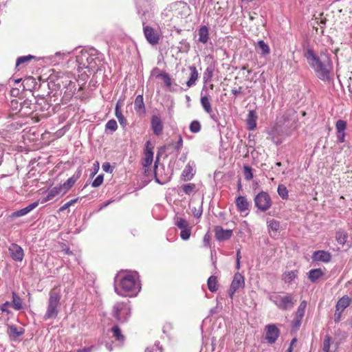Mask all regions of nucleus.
<instances>
[{"label":"nucleus","instance_id":"obj_1","mask_svg":"<svg viewBox=\"0 0 352 352\" xmlns=\"http://www.w3.org/2000/svg\"><path fill=\"white\" fill-rule=\"evenodd\" d=\"M141 286L138 275L135 272L120 271L114 278V290L121 296H135Z\"/></svg>","mask_w":352,"mask_h":352},{"label":"nucleus","instance_id":"obj_2","mask_svg":"<svg viewBox=\"0 0 352 352\" xmlns=\"http://www.w3.org/2000/svg\"><path fill=\"white\" fill-rule=\"evenodd\" d=\"M305 56L319 79L323 81H328L331 79L333 63L327 52H321L319 55H317L314 50L308 49Z\"/></svg>","mask_w":352,"mask_h":352},{"label":"nucleus","instance_id":"obj_3","mask_svg":"<svg viewBox=\"0 0 352 352\" xmlns=\"http://www.w3.org/2000/svg\"><path fill=\"white\" fill-rule=\"evenodd\" d=\"M49 296L47 311L44 316L45 320L55 318L58 316L61 298L60 290L58 288H53L50 291Z\"/></svg>","mask_w":352,"mask_h":352},{"label":"nucleus","instance_id":"obj_4","mask_svg":"<svg viewBox=\"0 0 352 352\" xmlns=\"http://www.w3.org/2000/svg\"><path fill=\"white\" fill-rule=\"evenodd\" d=\"M269 299L273 302L279 309L283 311L292 309L296 301L291 294H287L283 296L273 294L270 295Z\"/></svg>","mask_w":352,"mask_h":352},{"label":"nucleus","instance_id":"obj_5","mask_svg":"<svg viewBox=\"0 0 352 352\" xmlns=\"http://www.w3.org/2000/svg\"><path fill=\"white\" fill-rule=\"evenodd\" d=\"M131 314V307L128 302H118L113 307V316L120 322L127 321Z\"/></svg>","mask_w":352,"mask_h":352},{"label":"nucleus","instance_id":"obj_6","mask_svg":"<svg viewBox=\"0 0 352 352\" xmlns=\"http://www.w3.org/2000/svg\"><path fill=\"white\" fill-rule=\"evenodd\" d=\"M76 62L78 71L83 68L92 69L95 67L94 57L86 51H81L80 54L76 56Z\"/></svg>","mask_w":352,"mask_h":352},{"label":"nucleus","instance_id":"obj_7","mask_svg":"<svg viewBox=\"0 0 352 352\" xmlns=\"http://www.w3.org/2000/svg\"><path fill=\"white\" fill-rule=\"evenodd\" d=\"M256 206L263 212L267 210L272 206V199L266 192H259L254 198Z\"/></svg>","mask_w":352,"mask_h":352},{"label":"nucleus","instance_id":"obj_8","mask_svg":"<svg viewBox=\"0 0 352 352\" xmlns=\"http://www.w3.org/2000/svg\"><path fill=\"white\" fill-rule=\"evenodd\" d=\"M245 286V279L243 276L237 272L234 274L232 281L230 289L229 296L232 298L234 293L239 289L243 288Z\"/></svg>","mask_w":352,"mask_h":352},{"label":"nucleus","instance_id":"obj_9","mask_svg":"<svg viewBox=\"0 0 352 352\" xmlns=\"http://www.w3.org/2000/svg\"><path fill=\"white\" fill-rule=\"evenodd\" d=\"M146 41L152 45H157L160 41V35L153 28L146 25L143 28Z\"/></svg>","mask_w":352,"mask_h":352},{"label":"nucleus","instance_id":"obj_10","mask_svg":"<svg viewBox=\"0 0 352 352\" xmlns=\"http://www.w3.org/2000/svg\"><path fill=\"white\" fill-rule=\"evenodd\" d=\"M265 339L270 344L274 343L279 336V330L275 324H268L265 327Z\"/></svg>","mask_w":352,"mask_h":352},{"label":"nucleus","instance_id":"obj_11","mask_svg":"<svg viewBox=\"0 0 352 352\" xmlns=\"http://www.w3.org/2000/svg\"><path fill=\"white\" fill-rule=\"evenodd\" d=\"M151 126L155 135H160L164 130V124L159 116L153 115L151 120Z\"/></svg>","mask_w":352,"mask_h":352},{"label":"nucleus","instance_id":"obj_12","mask_svg":"<svg viewBox=\"0 0 352 352\" xmlns=\"http://www.w3.org/2000/svg\"><path fill=\"white\" fill-rule=\"evenodd\" d=\"M346 128V122L342 120H338L336 123V136L338 142L343 143L345 142V130Z\"/></svg>","mask_w":352,"mask_h":352},{"label":"nucleus","instance_id":"obj_13","mask_svg":"<svg viewBox=\"0 0 352 352\" xmlns=\"http://www.w3.org/2000/svg\"><path fill=\"white\" fill-rule=\"evenodd\" d=\"M153 147L151 146V142L148 141L146 144L144 150V157L142 162L144 167H148L151 165L153 160Z\"/></svg>","mask_w":352,"mask_h":352},{"label":"nucleus","instance_id":"obj_14","mask_svg":"<svg viewBox=\"0 0 352 352\" xmlns=\"http://www.w3.org/2000/svg\"><path fill=\"white\" fill-rule=\"evenodd\" d=\"M215 237L218 241H225L231 237L232 235V230H224L221 226H217L214 228Z\"/></svg>","mask_w":352,"mask_h":352},{"label":"nucleus","instance_id":"obj_15","mask_svg":"<svg viewBox=\"0 0 352 352\" xmlns=\"http://www.w3.org/2000/svg\"><path fill=\"white\" fill-rule=\"evenodd\" d=\"M9 251L11 254L12 258L16 261H21L23 258L24 253L23 249L16 244H12Z\"/></svg>","mask_w":352,"mask_h":352},{"label":"nucleus","instance_id":"obj_16","mask_svg":"<svg viewBox=\"0 0 352 352\" xmlns=\"http://www.w3.org/2000/svg\"><path fill=\"white\" fill-rule=\"evenodd\" d=\"M195 163L193 162H189L185 166L182 173V177L184 181L190 180L195 175Z\"/></svg>","mask_w":352,"mask_h":352},{"label":"nucleus","instance_id":"obj_17","mask_svg":"<svg viewBox=\"0 0 352 352\" xmlns=\"http://www.w3.org/2000/svg\"><path fill=\"white\" fill-rule=\"evenodd\" d=\"M312 258L315 261H322L328 263L331 259V255L329 252L324 250H318L314 252Z\"/></svg>","mask_w":352,"mask_h":352},{"label":"nucleus","instance_id":"obj_18","mask_svg":"<svg viewBox=\"0 0 352 352\" xmlns=\"http://www.w3.org/2000/svg\"><path fill=\"white\" fill-rule=\"evenodd\" d=\"M307 301L302 300L300 302L297 311L296 312V316L294 318L295 324L296 326H299L301 323V320L305 315V309L307 307Z\"/></svg>","mask_w":352,"mask_h":352},{"label":"nucleus","instance_id":"obj_19","mask_svg":"<svg viewBox=\"0 0 352 352\" xmlns=\"http://www.w3.org/2000/svg\"><path fill=\"white\" fill-rule=\"evenodd\" d=\"M134 107L136 113L138 115L142 116L145 113L146 109L144 102L143 95L141 94L137 96L134 102Z\"/></svg>","mask_w":352,"mask_h":352},{"label":"nucleus","instance_id":"obj_20","mask_svg":"<svg viewBox=\"0 0 352 352\" xmlns=\"http://www.w3.org/2000/svg\"><path fill=\"white\" fill-rule=\"evenodd\" d=\"M190 77L188 80L186 82V86L189 88L194 86L199 78V73L195 66H190Z\"/></svg>","mask_w":352,"mask_h":352},{"label":"nucleus","instance_id":"obj_21","mask_svg":"<svg viewBox=\"0 0 352 352\" xmlns=\"http://www.w3.org/2000/svg\"><path fill=\"white\" fill-rule=\"evenodd\" d=\"M7 332L11 339L16 340L24 333V329L21 327L18 328L14 325H9Z\"/></svg>","mask_w":352,"mask_h":352},{"label":"nucleus","instance_id":"obj_22","mask_svg":"<svg viewBox=\"0 0 352 352\" xmlns=\"http://www.w3.org/2000/svg\"><path fill=\"white\" fill-rule=\"evenodd\" d=\"M257 115L255 111L251 110L249 111L247 118L248 129L250 131L254 130L256 127Z\"/></svg>","mask_w":352,"mask_h":352},{"label":"nucleus","instance_id":"obj_23","mask_svg":"<svg viewBox=\"0 0 352 352\" xmlns=\"http://www.w3.org/2000/svg\"><path fill=\"white\" fill-rule=\"evenodd\" d=\"M236 204L241 212H247L249 209V203L245 197H238L236 199Z\"/></svg>","mask_w":352,"mask_h":352},{"label":"nucleus","instance_id":"obj_24","mask_svg":"<svg viewBox=\"0 0 352 352\" xmlns=\"http://www.w3.org/2000/svg\"><path fill=\"white\" fill-rule=\"evenodd\" d=\"M38 205V202L36 201L34 202L30 205H28L27 207L22 208L21 210H19L16 212H14L12 214L13 217H22L28 213H29L30 211H32L33 209H34L36 207H37Z\"/></svg>","mask_w":352,"mask_h":352},{"label":"nucleus","instance_id":"obj_25","mask_svg":"<svg viewBox=\"0 0 352 352\" xmlns=\"http://www.w3.org/2000/svg\"><path fill=\"white\" fill-rule=\"evenodd\" d=\"M351 299L347 296H344L338 301L336 304V311H343L351 303Z\"/></svg>","mask_w":352,"mask_h":352},{"label":"nucleus","instance_id":"obj_26","mask_svg":"<svg viewBox=\"0 0 352 352\" xmlns=\"http://www.w3.org/2000/svg\"><path fill=\"white\" fill-rule=\"evenodd\" d=\"M115 114L117 119L118 120L120 124L122 127H125L127 125V121L120 110V105L119 102L116 103Z\"/></svg>","mask_w":352,"mask_h":352},{"label":"nucleus","instance_id":"obj_27","mask_svg":"<svg viewBox=\"0 0 352 352\" xmlns=\"http://www.w3.org/2000/svg\"><path fill=\"white\" fill-rule=\"evenodd\" d=\"M324 274V272L321 269H314L309 271L308 277L311 282L314 283L322 277Z\"/></svg>","mask_w":352,"mask_h":352},{"label":"nucleus","instance_id":"obj_28","mask_svg":"<svg viewBox=\"0 0 352 352\" xmlns=\"http://www.w3.org/2000/svg\"><path fill=\"white\" fill-rule=\"evenodd\" d=\"M65 194V193L63 192V190L60 185L54 186L48 192L46 197V201H50L58 195H63Z\"/></svg>","mask_w":352,"mask_h":352},{"label":"nucleus","instance_id":"obj_29","mask_svg":"<svg viewBox=\"0 0 352 352\" xmlns=\"http://www.w3.org/2000/svg\"><path fill=\"white\" fill-rule=\"evenodd\" d=\"M256 49L258 50V52L263 56H266L270 52L269 45L262 40L257 42Z\"/></svg>","mask_w":352,"mask_h":352},{"label":"nucleus","instance_id":"obj_30","mask_svg":"<svg viewBox=\"0 0 352 352\" xmlns=\"http://www.w3.org/2000/svg\"><path fill=\"white\" fill-rule=\"evenodd\" d=\"M199 41L202 43H206L209 38L208 29L206 26H201L199 30Z\"/></svg>","mask_w":352,"mask_h":352},{"label":"nucleus","instance_id":"obj_31","mask_svg":"<svg viewBox=\"0 0 352 352\" xmlns=\"http://www.w3.org/2000/svg\"><path fill=\"white\" fill-rule=\"evenodd\" d=\"M70 54V52H58L52 57V62L56 65L58 64L60 60L65 59Z\"/></svg>","mask_w":352,"mask_h":352},{"label":"nucleus","instance_id":"obj_32","mask_svg":"<svg viewBox=\"0 0 352 352\" xmlns=\"http://www.w3.org/2000/svg\"><path fill=\"white\" fill-rule=\"evenodd\" d=\"M201 104L204 109V111L208 113H211L212 112V107L209 100V98L204 96H201L200 99Z\"/></svg>","mask_w":352,"mask_h":352},{"label":"nucleus","instance_id":"obj_33","mask_svg":"<svg viewBox=\"0 0 352 352\" xmlns=\"http://www.w3.org/2000/svg\"><path fill=\"white\" fill-rule=\"evenodd\" d=\"M32 101L26 99L21 104L20 111H23L24 114H30L32 111L31 106Z\"/></svg>","mask_w":352,"mask_h":352},{"label":"nucleus","instance_id":"obj_34","mask_svg":"<svg viewBox=\"0 0 352 352\" xmlns=\"http://www.w3.org/2000/svg\"><path fill=\"white\" fill-rule=\"evenodd\" d=\"M77 180V177L72 176L69 177L63 184L60 185L63 190V192L66 193L75 184Z\"/></svg>","mask_w":352,"mask_h":352},{"label":"nucleus","instance_id":"obj_35","mask_svg":"<svg viewBox=\"0 0 352 352\" xmlns=\"http://www.w3.org/2000/svg\"><path fill=\"white\" fill-rule=\"evenodd\" d=\"M297 277L296 271L285 272L283 274V280L287 283L292 282Z\"/></svg>","mask_w":352,"mask_h":352},{"label":"nucleus","instance_id":"obj_36","mask_svg":"<svg viewBox=\"0 0 352 352\" xmlns=\"http://www.w3.org/2000/svg\"><path fill=\"white\" fill-rule=\"evenodd\" d=\"M175 224L182 230H184V229H186V228H189V223L188 222L182 218V217H177L175 219Z\"/></svg>","mask_w":352,"mask_h":352},{"label":"nucleus","instance_id":"obj_37","mask_svg":"<svg viewBox=\"0 0 352 352\" xmlns=\"http://www.w3.org/2000/svg\"><path fill=\"white\" fill-rule=\"evenodd\" d=\"M208 287L211 292H214L217 290V277L212 276L208 279Z\"/></svg>","mask_w":352,"mask_h":352},{"label":"nucleus","instance_id":"obj_38","mask_svg":"<svg viewBox=\"0 0 352 352\" xmlns=\"http://www.w3.org/2000/svg\"><path fill=\"white\" fill-rule=\"evenodd\" d=\"M111 332L113 336L118 340L122 342L124 340V336L121 333L120 329L118 326L115 325L111 328Z\"/></svg>","mask_w":352,"mask_h":352},{"label":"nucleus","instance_id":"obj_39","mask_svg":"<svg viewBox=\"0 0 352 352\" xmlns=\"http://www.w3.org/2000/svg\"><path fill=\"white\" fill-rule=\"evenodd\" d=\"M12 303L16 310H20L23 307L22 300L15 293L12 295Z\"/></svg>","mask_w":352,"mask_h":352},{"label":"nucleus","instance_id":"obj_40","mask_svg":"<svg viewBox=\"0 0 352 352\" xmlns=\"http://www.w3.org/2000/svg\"><path fill=\"white\" fill-rule=\"evenodd\" d=\"M336 238L339 244L344 245L346 242L347 234L343 231H338Z\"/></svg>","mask_w":352,"mask_h":352},{"label":"nucleus","instance_id":"obj_41","mask_svg":"<svg viewBox=\"0 0 352 352\" xmlns=\"http://www.w3.org/2000/svg\"><path fill=\"white\" fill-rule=\"evenodd\" d=\"M191 211L195 217H200L202 214V204L201 203H197L196 206H191Z\"/></svg>","mask_w":352,"mask_h":352},{"label":"nucleus","instance_id":"obj_42","mask_svg":"<svg viewBox=\"0 0 352 352\" xmlns=\"http://www.w3.org/2000/svg\"><path fill=\"white\" fill-rule=\"evenodd\" d=\"M331 343V338L330 337V336H325L322 343V350L324 352H330Z\"/></svg>","mask_w":352,"mask_h":352},{"label":"nucleus","instance_id":"obj_43","mask_svg":"<svg viewBox=\"0 0 352 352\" xmlns=\"http://www.w3.org/2000/svg\"><path fill=\"white\" fill-rule=\"evenodd\" d=\"M277 192H278L279 196L282 199H287V197H288V190H287V188L284 185H283V184L278 185V189H277Z\"/></svg>","mask_w":352,"mask_h":352},{"label":"nucleus","instance_id":"obj_44","mask_svg":"<svg viewBox=\"0 0 352 352\" xmlns=\"http://www.w3.org/2000/svg\"><path fill=\"white\" fill-rule=\"evenodd\" d=\"M214 69L212 67H208L204 73V80L205 82H209L213 76Z\"/></svg>","mask_w":352,"mask_h":352},{"label":"nucleus","instance_id":"obj_45","mask_svg":"<svg viewBox=\"0 0 352 352\" xmlns=\"http://www.w3.org/2000/svg\"><path fill=\"white\" fill-rule=\"evenodd\" d=\"M189 128H190V131L192 133H198L201 130L200 122L197 120H194L190 123Z\"/></svg>","mask_w":352,"mask_h":352},{"label":"nucleus","instance_id":"obj_46","mask_svg":"<svg viewBox=\"0 0 352 352\" xmlns=\"http://www.w3.org/2000/svg\"><path fill=\"white\" fill-rule=\"evenodd\" d=\"M272 141L276 145L280 144L283 142V137L282 135L276 134V133H271L270 134Z\"/></svg>","mask_w":352,"mask_h":352},{"label":"nucleus","instance_id":"obj_47","mask_svg":"<svg viewBox=\"0 0 352 352\" xmlns=\"http://www.w3.org/2000/svg\"><path fill=\"white\" fill-rule=\"evenodd\" d=\"M106 130H110L111 132H114L118 129V124L115 120L112 119L109 120L105 126Z\"/></svg>","mask_w":352,"mask_h":352},{"label":"nucleus","instance_id":"obj_48","mask_svg":"<svg viewBox=\"0 0 352 352\" xmlns=\"http://www.w3.org/2000/svg\"><path fill=\"white\" fill-rule=\"evenodd\" d=\"M268 228L273 231H277L280 227V223L274 219L267 221Z\"/></svg>","mask_w":352,"mask_h":352},{"label":"nucleus","instance_id":"obj_49","mask_svg":"<svg viewBox=\"0 0 352 352\" xmlns=\"http://www.w3.org/2000/svg\"><path fill=\"white\" fill-rule=\"evenodd\" d=\"M34 56L31 55L19 57L16 60V66L17 67L23 63H25L32 60Z\"/></svg>","mask_w":352,"mask_h":352},{"label":"nucleus","instance_id":"obj_50","mask_svg":"<svg viewBox=\"0 0 352 352\" xmlns=\"http://www.w3.org/2000/svg\"><path fill=\"white\" fill-rule=\"evenodd\" d=\"M195 188V185L194 184H188L182 186L183 191L187 195H190L192 192H193Z\"/></svg>","mask_w":352,"mask_h":352},{"label":"nucleus","instance_id":"obj_51","mask_svg":"<svg viewBox=\"0 0 352 352\" xmlns=\"http://www.w3.org/2000/svg\"><path fill=\"white\" fill-rule=\"evenodd\" d=\"M191 234V230L190 227L181 230L180 236L183 240H188Z\"/></svg>","mask_w":352,"mask_h":352},{"label":"nucleus","instance_id":"obj_52","mask_svg":"<svg viewBox=\"0 0 352 352\" xmlns=\"http://www.w3.org/2000/svg\"><path fill=\"white\" fill-rule=\"evenodd\" d=\"M244 175L247 180H251L253 178L252 168L248 166H244Z\"/></svg>","mask_w":352,"mask_h":352},{"label":"nucleus","instance_id":"obj_53","mask_svg":"<svg viewBox=\"0 0 352 352\" xmlns=\"http://www.w3.org/2000/svg\"><path fill=\"white\" fill-rule=\"evenodd\" d=\"M159 76H161L164 80V84L167 86V87H170L171 84H172V82H171V79L169 76V75L166 73H162L159 75Z\"/></svg>","mask_w":352,"mask_h":352},{"label":"nucleus","instance_id":"obj_54","mask_svg":"<svg viewBox=\"0 0 352 352\" xmlns=\"http://www.w3.org/2000/svg\"><path fill=\"white\" fill-rule=\"evenodd\" d=\"M103 179L104 177L102 175H98L92 182L91 186L95 188L100 186L103 182Z\"/></svg>","mask_w":352,"mask_h":352},{"label":"nucleus","instance_id":"obj_55","mask_svg":"<svg viewBox=\"0 0 352 352\" xmlns=\"http://www.w3.org/2000/svg\"><path fill=\"white\" fill-rule=\"evenodd\" d=\"M77 201H78V198L70 200L69 201L65 203L63 206H62L60 208L59 210L64 211V210H67L69 207H70L72 205L75 204Z\"/></svg>","mask_w":352,"mask_h":352},{"label":"nucleus","instance_id":"obj_56","mask_svg":"<svg viewBox=\"0 0 352 352\" xmlns=\"http://www.w3.org/2000/svg\"><path fill=\"white\" fill-rule=\"evenodd\" d=\"M145 352H162V351L159 344H155L152 347L146 349Z\"/></svg>","mask_w":352,"mask_h":352},{"label":"nucleus","instance_id":"obj_57","mask_svg":"<svg viewBox=\"0 0 352 352\" xmlns=\"http://www.w3.org/2000/svg\"><path fill=\"white\" fill-rule=\"evenodd\" d=\"M182 146H183V139H182V135H179L178 141L176 143V144L175 145V148L177 151H180V150L182 149Z\"/></svg>","mask_w":352,"mask_h":352},{"label":"nucleus","instance_id":"obj_58","mask_svg":"<svg viewBox=\"0 0 352 352\" xmlns=\"http://www.w3.org/2000/svg\"><path fill=\"white\" fill-rule=\"evenodd\" d=\"M102 170L106 173H111L113 169L109 162H105L102 166Z\"/></svg>","mask_w":352,"mask_h":352},{"label":"nucleus","instance_id":"obj_59","mask_svg":"<svg viewBox=\"0 0 352 352\" xmlns=\"http://www.w3.org/2000/svg\"><path fill=\"white\" fill-rule=\"evenodd\" d=\"M316 20L318 23L325 25L326 24V18L323 17V14H320L318 16H316Z\"/></svg>","mask_w":352,"mask_h":352},{"label":"nucleus","instance_id":"obj_60","mask_svg":"<svg viewBox=\"0 0 352 352\" xmlns=\"http://www.w3.org/2000/svg\"><path fill=\"white\" fill-rule=\"evenodd\" d=\"M10 306V303L9 302H6L4 304L2 305L1 307V310L3 312L9 313V311H8V307Z\"/></svg>","mask_w":352,"mask_h":352},{"label":"nucleus","instance_id":"obj_61","mask_svg":"<svg viewBox=\"0 0 352 352\" xmlns=\"http://www.w3.org/2000/svg\"><path fill=\"white\" fill-rule=\"evenodd\" d=\"M342 313V311H336V313H335V321L336 322H339L340 320Z\"/></svg>","mask_w":352,"mask_h":352},{"label":"nucleus","instance_id":"obj_62","mask_svg":"<svg viewBox=\"0 0 352 352\" xmlns=\"http://www.w3.org/2000/svg\"><path fill=\"white\" fill-rule=\"evenodd\" d=\"M92 347L84 348L82 349L78 350L77 352H91Z\"/></svg>","mask_w":352,"mask_h":352},{"label":"nucleus","instance_id":"obj_63","mask_svg":"<svg viewBox=\"0 0 352 352\" xmlns=\"http://www.w3.org/2000/svg\"><path fill=\"white\" fill-rule=\"evenodd\" d=\"M241 258V251H240V250H238L236 252V261H240Z\"/></svg>","mask_w":352,"mask_h":352},{"label":"nucleus","instance_id":"obj_64","mask_svg":"<svg viewBox=\"0 0 352 352\" xmlns=\"http://www.w3.org/2000/svg\"><path fill=\"white\" fill-rule=\"evenodd\" d=\"M232 93L234 95L236 96L237 94H239L240 93V91L239 90H236V89H232Z\"/></svg>","mask_w":352,"mask_h":352}]
</instances>
